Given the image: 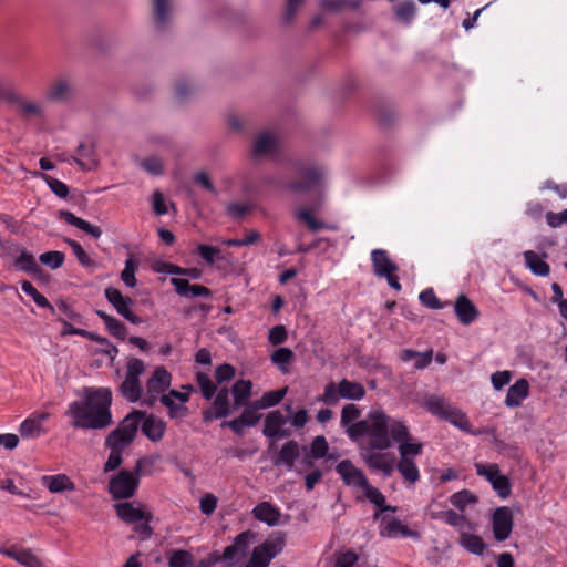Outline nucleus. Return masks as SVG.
Returning <instances> with one entry per match:
<instances>
[{
    "instance_id": "nucleus-1",
    "label": "nucleus",
    "mask_w": 567,
    "mask_h": 567,
    "mask_svg": "<svg viewBox=\"0 0 567 567\" xmlns=\"http://www.w3.org/2000/svg\"><path fill=\"white\" fill-rule=\"evenodd\" d=\"M112 392L109 388H84L80 399L72 402L66 415L75 429L102 430L113 423Z\"/></svg>"
},
{
    "instance_id": "nucleus-2",
    "label": "nucleus",
    "mask_w": 567,
    "mask_h": 567,
    "mask_svg": "<svg viewBox=\"0 0 567 567\" xmlns=\"http://www.w3.org/2000/svg\"><path fill=\"white\" fill-rule=\"evenodd\" d=\"M399 422L392 420L384 411H371L364 420L352 424L348 430V436L357 441L362 435H369V442L364 447L384 451L392 445V425Z\"/></svg>"
},
{
    "instance_id": "nucleus-3",
    "label": "nucleus",
    "mask_w": 567,
    "mask_h": 567,
    "mask_svg": "<svg viewBox=\"0 0 567 567\" xmlns=\"http://www.w3.org/2000/svg\"><path fill=\"white\" fill-rule=\"evenodd\" d=\"M144 416V412L141 410H133L128 413L118 424V426L112 430L105 439V446L110 450L124 451L128 447L138 431L141 417Z\"/></svg>"
},
{
    "instance_id": "nucleus-4",
    "label": "nucleus",
    "mask_w": 567,
    "mask_h": 567,
    "mask_svg": "<svg viewBox=\"0 0 567 567\" xmlns=\"http://www.w3.org/2000/svg\"><path fill=\"white\" fill-rule=\"evenodd\" d=\"M125 380L120 385L121 394L130 402H136L141 399L142 386L138 377L144 373V362L137 358H132L127 362Z\"/></svg>"
},
{
    "instance_id": "nucleus-5",
    "label": "nucleus",
    "mask_w": 567,
    "mask_h": 567,
    "mask_svg": "<svg viewBox=\"0 0 567 567\" xmlns=\"http://www.w3.org/2000/svg\"><path fill=\"white\" fill-rule=\"evenodd\" d=\"M141 463H137L136 473L122 470L117 475L113 476L109 482V492L114 499L130 498L135 494L138 487Z\"/></svg>"
},
{
    "instance_id": "nucleus-6",
    "label": "nucleus",
    "mask_w": 567,
    "mask_h": 567,
    "mask_svg": "<svg viewBox=\"0 0 567 567\" xmlns=\"http://www.w3.org/2000/svg\"><path fill=\"white\" fill-rule=\"evenodd\" d=\"M3 101L12 106L16 113L23 120L41 117L43 115V109L40 103L24 99L13 87H6L3 90Z\"/></svg>"
},
{
    "instance_id": "nucleus-7",
    "label": "nucleus",
    "mask_w": 567,
    "mask_h": 567,
    "mask_svg": "<svg viewBox=\"0 0 567 567\" xmlns=\"http://www.w3.org/2000/svg\"><path fill=\"white\" fill-rule=\"evenodd\" d=\"M296 174L298 178L288 183L287 187L292 193L301 194L319 186L323 181L324 171L319 166H308L302 167Z\"/></svg>"
},
{
    "instance_id": "nucleus-8",
    "label": "nucleus",
    "mask_w": 567,
    "mask_h": 567,
    "mask_svg": "<svg viewBox=\"0 0 567 567\" xmlns=\"http://www.w3.org/2000/svg\"><path fill=\"white\" fill-rule=\"evenodd\" d=\"M215 398L209 409L203 411V420L210 422L213 420L225 419L236 410L233 409L229 395L231 394L229 388L220 386L217 388Z\"/></svg>"
},
{
    "instance_id": "nucleus-9",
    "label": "nucleus",
    "mask_w": 567,
    "mask_h": 567,
    "mask_svg": "<svg viewBox=\"0 0 567 567\" xmlns=\"http://www.w3.org/2000/svg\"><path fill=\"white\" fill-rule=\"evenodd\" d=\"M492 532L496 542L506 540L514 527V514L507 506L497 507L491 517Z\"/></svg>"
},
{
    "instance_id": "nucleus-10",
    "label": "nucleus",
    "mask_w": 567,
    "mask_h": 567,
    "mask_svg": "<svg viewBox=\"0 0 567 567\" xmlns=\"http://www.w3.org/2000/svg\"><path fill=\"white\" fill-rule=\"evenodd\" d=\"M375 451L378 450L372 447H361L360 455L369 468L381 471L385 476H391L394 470V454Z\"/></svg>"
},
{
    "instance_id": "nucleus-11",
    "label": "nucleus",
    "mask_w": 567,
    "mask_h": 567,
    "mask_svg": "<svg viewBox=\"0 0 567 567\" xmlns=\"http://www.w3.org/2000/svg\"><path fill=\"white\" fill-rule=\"evenodd\" d=\"M410 433L402 422H395L392 425V440L399 443L400 457L412 458V456L422 453L423 444L420 442H409Z\"/></svg>"
},
{
    "instance_id": "nucleus-12",
    "label": "nucleus",
    "mask_w": 567,
    "mask_h": 567,
    "mask_svg": "<svg viewBox=\"0 0 567 567\" xmlns=\"http://www.w3.org/2000/svg\"><path fill=\"white\" fill-rule=\"evenodd\" d=\"M105 297L107 301L115 308L117 313L124 317L126 320L134 324H140L142 322V319L130 309L133 300L130 297L123 296L118 289L107 287L105 289Z\"/></svg>"
},
{
    "instance_id": "nucleus-13",
    "label": "nucleus",
    "mask_w": 567,
    "mask_h": 567,
    "mask_svg": "<svg viewBox=\"0 0 567 567\" xmlns=\"http://www.w3.org/2000/svg\"><path fill=\"white\" fill-rule=\"evenodd\" d=\"M337 473L346 485H353L363 488L368 486V478L364 473L355 467L350 460H343L336 466Z\"/></svg>"
},
{
    "instance_id": "nucleus-14",
    "label": "nucleus",
    "mask_w": 567,
    "mask_h": 567,
    "mask_svg": "<svg viewBox=\"0 0 567 567\" xmlns=\"http://www.w3.org/2000/svg\"><path fill=\"white\" fill-rule=\"evenodd\" d=\"M75 92V86L70 80L59 78L49 86L45 97L51 102H66L74 97Z\"/></svg>"
},
{
    "instance_id": "nucleus-15",
    "label": "nucleus",
    "mask_w": 567,
    "mask_h": 567,
    "mask_svg": "<svg viewBox=\"0 0 567 567\" xmlns=\"http://www.w3.org/2000/svg\"><path fill=\"white\" fill-rule=\"evenodd\" d=\"M278 152V138L268 132L256 135L252 142L251 155L254 158L272 156Z\"/></svg>"
},
{
    "instance_id": "nucleus-16",
    "label": "nucleus",
    "mask_w": 567,
    "mask_h": 567,
    "mask_svg": "<svg viewBox=\"0 0 567 567\" xmlns=\"http://www.w3.org/2000/svg\"><path fill=\"white\" fill-rule=\"evenodd\" d=\"M171 385V374L164 367H157L146 383V389L151 399L146 401L148 405H153L156 394L165 392Z\"/></svg>"
},
{
    "instance_id": "nucleus-17",
    "label": "nucleus",
    "mask_w": 567,
    "mask_h": 567,
    "mask_svg": "<svg viewBox=\"0 0 567 567\" xmlns=\"http://www.w3.org/2000/svg\"><path fill=\"white\" fill-rule=\"evenodd\" d=\"M78 156H71L70 159L75 162L81 169L83 171H92L95 169L99 165L96 146L94 142L85 143L81 142L76 147Z\"/></svg>"
},
{
    "instance_id": "nucleus-18",
    "label": "nucleus",
    "mask_w": 567,
    "mask_h": 567,
    "mask_svg": "<svg viewBox=\"0 0 567 567\" xmlns=\"http://www.w3.org/2000/svg\"><path fill=\"white\" fill-rule=\"evenodd\" d=\"M143 412L144 416L141 417L140 423L142 433L152 442L161 441L165 434L166 423L154 414Z\"/></svg>"
},
{
    "instance_id": "nucleus-19",
    "label": "nucleus",
    "mask_w": 567,
    "mask_h": 567,
    "mask_svg": "<svg viewBox=\"0 0 567 567\" xmlns=\"http://www.w3.org/2000/svg\"><path fill=\"white\" fill-rule=\"evenodd\" d=\"M454 311L460 322L464 326L471 324L480 316V311L476 306L466 295L463 293L456 298Z\"/></svg>"
},
{
    "instance_id": "nucleus-20",
    "label": "nucleus",
    "mask_w": 567,
    "mask_h": 567,
    "mask_svg": "<svg viewBox=\"0 0 567 567\" xmlns=\"http://www.w3.org/2000/svg\"><path fill=\"white\" fill-rule=\"evenodd\" d=\"M429 515L432 519H443L450 526L457 528L460 533L464 532L465 529L473 530L475 527L474 524L468 520L465 515L458 514L453 509L440 512L430 509Z\"/></svg>"
},
{
    "instance_id": "nucleus-21",
    "label": "nucleus",
    "mask_w": 567,
    "mask_h": 567,
    "mask_svg": "<svg viewBox=\"0 0 567 567\" xmlns=\"http://www.w3.org/2000/svg\"><path fill=\"white\" fill-rule=\"evenodd\" d=\"M115 511L117 516L127 524H134L141 520L151 522L153 518L151 513L134 507L133 504L128 502L116 504Z\"/></svg>"
},
{
    "instance_id": "nucleus-22",
    "label": "nucleus",
    "mask_w": 567,
    "mask_h": 567,
    "mask_svg": "<svg viewBox=\"0 0 567 567\" xmlns=\"http://www.w3.org/2000/svg\"><path fill=\"white\" fill-rule=\"evenodd\" d=\"M287 535L285 532L277 530L272 532L264 543L256 546L259 551L265 553L268 558L274 559L279 555L286 545Z\"/></svg>"
},
{
    "instance_id": "nucleus-23",
    "label": "nucleus",
    "mask_w": 567,
    "mask_h": 567,
    "mask_svg": "<svg viewBox=\"0 0 567 567\" xmlns=\"http://www.w3.org/2000/svg\"><path fill=\"white\" fill-rule=\"evenodd\" d=\"M373 271L375 276L383 278L391 272L398 271V266L390 259L389 254L383 249H375L371 252Z\"/></svg>"
},
{
    "instance_id": "nucleus-24",
    "label": "nucleus",
    "mask_w": 567,
    "mask_h": 567,
    "mask_svg": "<svg viewBox=\"0 0 567 567\" xmlns=\"http://www.w3.org/2000/svg\"><path fill=\"white\" fill-rule=\"evenodd\" d=\"M171 284L182 297H212V290L202 285H190L187 279L172 278Z\"/></svg>"
},
{
    "instance_id": "nucleus-25",
    "label": "nucleus",
    "mask_w": 567,
    "mask_h": 567,
    "mask_svg": "<svg viewBox=\"0 0 567 567\" xmlns=\"http://www.w3.org/2000/svg\"><path fill=\"white\" fill-rule=\"evenodd\" d=\"M233 396V409L238 410L249 403L252 395V382L250 380H237L229 389Z\"/></svg>"
},
{
    "instance_id": "nucleus-26",
    "label": "nucleus",
    "mask_w": 567,
    "mask_h": 567,
    "mask_svg": "<svg viewBox=\"0 0 567 567\" xmlns=\"http://www.w3.org/2000/svg\"><path fill=\"white\" fill-rule=\"evenodd\" d=\"M251 536L252 534L249 530L237 535L234 543L224 549L223 554L220 555L221 560H234L245 556Z\"/></svg>"
},
{
    "instance_id": "nucleus-27",
    "label": "nucleus",
    "mask_w": 567,
    "mask_h": 567,
    "mask_svg": "<svg viewBox=\"0 0 567 567\" xmlns=\"http://www.w3.org/2000/svg\"><path fill=\"white\" fill-rule=\"evenodd\" d=\"M299 444L298 442L291 440L286 442L281 446L279 453L277 454L272 462L275 466L285 465L288 470H292L295 466V462L299 457Z\"/></svg>"
},
{
    "instance_id": "nucleus-28",
    "label": "nucleus",
    "mask_w": 567,
    "mask_h": 567,
    "mask_svg": "<svg viewBox=\"0 0 567 567\" xmlns=\"http://www.w3.org/2000/svg\"><path fill=\"white\" fill-rule=\"evenodd\" d=\"M41 483L53 494L75 489V484L66 474L44 475L41 477Z\"/></svg>"
},
{
    "instance_id": "nucleus-29",
    "label": "nucleus",
    "mask_w": 567,
    "mask_h": 567,
    "mask_svg": "<svg viewBox=\"0 0 567 567\" xmlns=\"http://www.w3.org/2000/svg\"><path fill=\"white\" fill-rule=\"evenodd\" d=\"M528 381L526 379H519L508 388L505 404L509 408H517L522 404V401L528 396Z\"/></svg>"
},
{
    "instance_id": "nucleus-30",
    "label": "nucleus",
    "mask_w": 567,
    "mask_h": 567,
    "mask_svg": "<svg viewBox=\"0 0 567 567\" xmlns=\"http://www.w3.org/2000/svg\"><path fill=\"white\" fill-rule=\"evenodd\" d=\"M60 219L64 220L66 224L72 225L86 234L91 235L94 238H100L102 236V230L99 226H94L89 221L76 217L73 213L69 210H60L59 212Z\"/></svg>"
},
{
    "instance_id": "nucleus-31",
    "label": "nucleus",
    "mask_w": 567,
    "mask_h": 567,
    "mask_svg": "<svg viewBox=\"0 0 567 567\" xmlns=\"http://www.w3.org/2000/svg\"><path fill=\"white\" fill-rule=\"evenodd\" d=\"M252 514L256 519L265 522L269 526H275L280 520V511L269 502L259 503L254 509Z\"/></svg>"
},
{
    "instance_id": "nucleus-32",
    "label": "nucleus",
    "mask_w": 567,
    "mask_h": 567,
    "mask_svg": "<svg viewBox=\"0 0 567 567\" xmlns=\"http://www.w3.org/2000/svg\"><path fill=\"white\" fill-rule=\"evenodd\" d=\"M8 557L13 558L19 564L25 567H42V561L35 556L30 549H18L11 547L9 549L1 550Z\"/></svg>"
},
{
    "instance_id": "nucleus-33",
    "label": "nucleus",
    "mask_w": 567,
    "mask_h": 567,
    "mask_svg": "<svg viewBox=\"0 0 567 567\" xmlns=\"http://www.w3.org/2000/svg\"><path fill=\"white\" fill-rule=\"evenodd\" d=\"M153 270L162 274H171V275H179V276H189L193 279H199L202 277V271L197 268H182L171 262L156 261L153 265Z\"/></svg>"
},
{
    "instance_id": "nucleus-34",
    "label": "nucleus",
    "mask_w": 567,
    "mask_h": 567,
    "mask_svg": "<svg viewBox=\"0 0 567 567\" xmlns=\"http://www.w3.org/2000/svg\"><path fill=\"white\" fill-rule=\"evenodd\" d=\"M13 266L18 270L31 274L38 278H40L43 275V270L37 264L34 256L24 249L21 251L20 256L14 260Z\"/></svg>"
},
{
    "instance_id": "nucleus-35",
    "label": "nucleus",
    "mask_w": 567,
    "mask_h": 567,
    "mask_svg": "<svg viewBox=\"0 0 567 567\" xmlns=\"http://www.w3.org/2000/svg\"><path fill=\"white\" fill-rule=\"evenodd\" d=\"M287 417L279 410L271 411L265 419L262 434L269 439L276 437L279 430L287 423Z\"/></svg>"
},
{
    "instance_id": "nucleus-36",
    "label": "nucleus",
    "mask_w": 567,
    "mask_h": 567,
    "mask_svg": "<svg viewBox=\"0 0 567 567\" xmlns=\"http://www.w3.org/2000/svg\"><path fill=\"white\" fill-rule=\"evenodd\" d=\"M338 394L343 399L360 400L364 396L365 389L359 382L343 379L338 383Z\"/></svg>"
},
{
    "instance_id": "nucleus-37",
    "label": "nucleus",
    "mask_w": 567,
    "mask_h": 567,
    "mask_svg": "<svg viewBox=\"0 0 567 567\" xmlns=\"http://www.w3.org/2000/svg\"><path fill=\"white\" fill-rule=\"evenodd\" d=\"M460 545L474 555H483L486 549V545L481 536L467 533L466 530L460 534Z\"/></svg>"
},
{
    "instance_id": "nucleus-38",
    "label": "nucleus",
    "mask_w": 567,
    "mask_h": 567,
    "mask_svg": "<svg viewBox=\"0 0 567 567\" xmlns=\"http://www.w3.org/2000/svg\"><path fill=\"white\" fill-rule=\"evenodd\" d=\"M95 313L103 320L109 332L120 340H124L127 336V329L118 319L107 315L102 310H96Z\"/></svg>"
},
{
    "instance_id": "nucleus-39",
    "label": "nucleus",
    "mask_w": 567,
    "mask_h": 567,
    "mask_svg": "<svg viewBox=\"0 0 567 567\" xmlns=\"http://www.w3.org/2000/svg\"><path fill=\"white\" fill-rule=\"evenodd\" d=\"M171 13V0H153V16L157 28L167 25Z\"/></svg>"
},
{
    "instance_id": "nucleus-40",
    "label": "nucleus",
    "mask_w": 567,
    "mask_h": 567,
    "mask_svg": "<svg viewBox=\"0 0 567 567\" xmlns=\"http://www.w3.org/2000/svg\"><path fill=\"white\" fill-rule=\"evenodd\" d=\"M396 468L404 481L410 484H414L420 478V473L413 458L400 457Z\"/></svg>"
},
{
    "instance_id": "nucleus-41",
    "label": "nucleus",
    "mask_w": 567,
    "mask_h": 567,
    "mask_svg": "<svg viewBox=\"0 0 567 567\" xmlns=\"http://www.w3.org/2000/svg\"><path fill=\"white\" fill-rule=\"evenodd\" d=\"M442 419L465 432L471 431V424L465 413L455 406L450 405Z\"/></svg>"
},
{
    "instance_id": "nucleus-42",
    "label": "nucleus",
    "mask_w": 567,
    "mask_h": 567,
    "mask_svg": "<svg viewBox=\"0 0 567 567\" xmlns=\"http://www.w3.org/2000/svg\"><path fill=\"white\" fill-rule=\"evenodd\" d=\"M244 410L241 414L238 416L240 419V422H244L246 426H255L261 419V414L259 413V410H262L257 401H251L247 403L246 405H243Z\"/></svg>"
},
{
    "instance_id": "nucleus-43",
    "label": "nucleus",
    "mask_w": 567,
    "mask_h": 567,
    "mask_svg": "<svg viewBox=\"0 0 567 567\" xmlns=\"http://www.w3.org/2000/svg\"><path fill=\"white\" fill-rule=\"evenodd\" d=\"M525 261L530 270L538 276H547L550 271L549 265L542 259L538 255L532 250L524 252Z\"/></svg>"
},
{
    "instance_id": "nucleus-44",
    "label": "nucleus",
    "mask_w": 567,
    "mask_h": 567,
    "mask_svg": "<svg viewBox=\"0 0 567 567\" xmlns=\"http://www.w3.org/2000/svg\"><path fill=\"white\" fill-rule=\"evenodd\" d=\"M19 432L24 439H34L45 434L47 430L30 416L21 423Z\"/></svg>"
},
{
    "instance_id": "nucleus-45",
    "label": "nucleus",
    "mask_w": 567,
    "mask_h": 567,
    "mask_svg": "<svg viewBox=\"0 0 567 567\" xmlns=\"http://www.w3.org/2000/svg\"><path fill=\"white\" fill-rule=\"evenodd\" d=\"M21 288L22 290L29 295L33 301L41 308H47L49 309L52 313L55 312V309L54 307L49 302V300L42 295L33 286L30 281L28 280H23L21 281Z\"/></svg>"
},
{
    "instance_id": "nucleus-46",
    "label": "nucleus",
    "mask_w": 567,
    "mask_h": 567,
    "mask_svg": "<svg viewBox=\"0 0 567 567\" xmlns=\"http://www.w3.org/2000/svg\"><path fill=\"white\" fill-rule=\"evenodd\" d=\"M476 502L477 496L468 489L456 492L450 497V503L461 512H463L468 504H475Z\"/></svg>"
},
{
    "instance_id": "nucleus-47",
    "label": "nucleus",
    "mask_w": 567,
    "mask_h": 567,
    "mask_svg": "<svg viewBox=\"0 0 567 567\" xmlns=\"http://www.w3.org/2000/svg\"><path fill=\"white\" fill-rule=\"evenodd\" d=\"M287 388H282L276 391L265 392L262 396L256 401L261 409L275 406L282 401L287 393Z\"/></svg>"
},
{
    "instance_id": "nucleus-48",
    "label": "nucleus",
    "mask_w": 567,
    "mask_h": 567,
    "mask_svg": "<svg viewBox=\"0 0 567 567\" xmlns=\"http://www.w3.org/2000/svg\"><path fill=\"white\" fill-rule=\"evenodd\" d=\"M196 381L200 389L202 395L206 400H210L214 398L216 391H217V384L214 383L208 374L204 372H197L196 373Z\"/></svg>"
},
{
    "instance_id": "nucleus-49",
    "label": "nucleus",
    "mask_w": 567,
    "mask_h": 567,
    "mask_svg": "<svg viewBox=\"0 0 567 567\" xmlns=\"http://www.w3.org/2000/svg\"><path fill=\"white\" fill-rule=\"evenodd\" d=\"M161 403L168 409V415L172 419H183L188 414V409L184 404H177L171 396L163 394Z\"/></svg>"
},
{
    "instance_id": "nucleus-50",
    "label": "nucleus",
    "mask_w": 567,
    "mask_h": 567,
    "mask_svg": "<svg viewBox=\"0 0 567 567\" xmlns=\"http://www.w3.org/2000/svg\"><path fill=\"white\" fill-rule=\"evenodd\" d=\"M361 415V410L353 403H349L347 405L343 406L342 409V412H341V425L343 427H346V430L348 431L349 427L352 426V424H355Z\"/></svg>"
},
{
    "instance_id": "nucleus-51",
    "label": "nucleus",
    "mask_w": 567,
    "mask_h": 567,
    "mask_svg": "<svg viewBox=\"0 0 567 567\" xmlns=\"http://www.w3.org/2000/svg\"><path fill=\"white\" fill-rule=\"evenodd\" d=\"M65 259V255L62 251L52 250L47 251L40 255L39 261L52 270L59 269L62 267Z\"/></svg>"
},
{
    "instance_id": "nucleus-52",
    "label": "nucleus",
    "mask_w": 567,
    "mask_h": 567,
    "mask_svg": "<svg viewBox=\"0 0 567 567\" xmlns=\"http://www.w3.org/2000/svg\"><path fill=\"white\" fill-rule=\"evenodd\" d=\"M306 0H286L285 10L282 13V24L286 27L292 25L297 12L305 4Z\"/></svg>"
},
{
    "instance_id": "nucleus-53",
    "label": "nucleus",
    "mask_w": 567,
    "mask_h": 567,
    "mask_svg": "<svg viewBox=\"0 0 567 567\" xmlns=\"http://www.w3.org/2000/svg\"><path fill=\"white\" fill-rule=\"evenodd\" d=\"M415 11H416V6H415L414 1L408 0V1L400 2L395 8L394 13H395V17L398 18V20L406 23V22H410L411 19L414 17Z\"/></svg>"
},
{
    "instance_id": "nucleus-54",
    "label": "nucleus",
    "mask_w": 567,
    "mask_h": 567,
    "mask_svg": "<svg viewBox=\"0 0 567 567\" xmlns=\"http://www.w3.org/2000/svg\"><path fill=\"white\" fill-rule=\"evenodd\" d=\"M136 268L137 262L131 256L130 258L126 259L125 267L121 272V279L128 288H134L137 284V280L135 278Z\"/></svg>"
},
{
    "instance_id": "nucleus-55",
    "label": "nucleus",
    "mask_w": 567,
    "mask_h": 567,
    "mask_svg": "<svg viewBox=\"0 0 567 567\" xmlns=\"http://www.w3.org/2000/svg\"><path fill=\"white\" fill-rule=\"evenodd\" d=\"M64 241L71 247L72 251L76 256L79 262L84 267H94L95 262L94 260L86 254V251L82 248V246L71 239V238H64Z\"/></svg>"
},
{
    "instance_id": "nucleus-56",
    "label": "nucleus",
    "mask_w": 567,
    "mask_h": 567,
    "mask_svg": "<svg viewBox=\"0 0 567 567\" xmlns=\"http://www.w3.org/2000/svg\"><path fill=\"white\" fill-rule=\"evenodd\" d=\"M34 175L42 177L50 189L60 198H65L69 195V187L63 182L39 172H34Z\"/></svg>"
},
{
    "instance_id": "nucleus-57",
    "label": "nucleus",
    "mask_w": 567,
    "mask_h": 567,
    "mask_svg": "<svg viewBox=\"0 0 567 567\" xmlns=\"http://www.w3.org/2000/svg\"><path fill=\"white\" fill-rule=\"evenodd\" d=\"M451 404L447 403L443 398L439 396H429L425 400V406L426 409L434 415L439 416L440 419L443 417L446 410L449 409Z\"/></svg>"
},
{
    "instance_id": "nucleus-58",
    "label": "nucleus",
    "mask_w": 567,
    "mask_h": 567,
    "mask_svg": "<svg viewBox=\"0 0 567 567\" xmlns=\"http://www.w3.org/2000/svg\"><path fill=\"white\" fill-rule=\"evenodd\" d=\"M193 563V555L184 549L175 550L168 559V567H188Z\"/></svg>"
},
{
    "instance_id": "nucleus-59",
    "label": "nucleus",
    "mask_w": 567,
    "mask_h": 567,
    "mask_svg": "<svg viewBox=\"0 0 567 567\" xmlns=\"http://www.w3.org/2000/svg\"><path fill=\"white\" fill-rule=\"evenodd\" d=\"M295 354L289 348H279L271 354V361L277 364L281 371L286 372V364L290 363Z\"/></svg>"
},
{
    "instance_id": "nucleus-60",
    "label": "nucleus",
    "mask_w": 567,
    "mask_h": 567,
    "mask_svg": "<svg viewBox=\"0 0 567 567\" xmlns=\"http://www.w3.org/2000/svg\"><path fill=\"white\" fill-rule=\"evenodd\" d=\"M329 450L328 442L324 436H316L310 444V457L313 460L322 458Z\"/></svg>"
},
{
    "instance_id": "nucleus-61",
    "label": "nucleus",
    "mask_w": 567,
    "mask_h": 567,
    "mask_svg": "<svg viewBox=\"0 0 567 567\" xmlns=\"http://www.w3.org/2000/svg\"><path fill=\"white\" fill-rule=\"evenodd\" d=\"M236 375V369L229 363H223L215 369L214 378L217 384L230 381Z\"/></svg>"
},
{
    "instance_id": "nucleus-62",
    "label": "nucleus",
    "mask_w": 567,
    "mask_h": 567,
    "mask_svg": "<svg viewBox=\"0 0 567 567\" xmlns=\"http://www.w3.org/2000/svg\"><path fill=\"white\" fill-rule=\"evenodd\" d=\"M493 488L501 498H507L511 495V482L507 476L498 475L492 481Z\"/></svg>"
},
{
    "instance_id": "nucleus-63",
    "label": "nucleus",
    "mask_w": 567,
    "mask_h": 567,
    "mask_svg": "<svg viewBox=\"0 0 567 567\" xmlns=\"http://www.w3.org/2000/svg\"><path fill=\"white\" fill-rule=\"evenodd\" d=\"M141 166L151 175H161L164 171L163 162L159 157L150 156L141 162Z\"/></svg>"
},
{
    "instance_id": "nucleus-64",
    "label": "nucleus",
    "mask_w": 567,
    "mask_h": 567,
    "mask_svg": "<svg viewBox=\"0 0 567 567\" xmlns=\"http://www.w3.org/2000/svg\"><path fill=\"white\" fill-rule=\"evenodd\" d=\"M297 217L298 219H300L301 221L306 223L307 226L313 230V231H317V230H320V229H323L326 228V225L322 221H319L317 220L312 214L307 210V209H301L297 213Z\"/></svg>"
}]
</instances>
